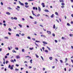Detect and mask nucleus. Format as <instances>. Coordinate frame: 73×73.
Here are the masks:
<instances>
[{
	"label": "nucleus",
	"mask_w": 73,
	"mask_h": 73,
	"mask_svg": "<svg viewBox=\"0 0 73 73\" xmlns=\"http://www.w3.org/2000/svg\"><path fill=\"white\" fill-rule=\"evenodd\" d=\"M70 1L72 3H73V0H70Z\"/></svg>",
	"instance_id": "62"
},
{
	"label": "nucleus",
	"mask_w": 73,
	"mask_h": 73,
	"mask_svg": "<svg viewBox=\"0 0 73 73\" xmlns=\"http://www.w3.org/2000/svg\"><path fill=\"white\" fill-rule=\"evenodd\" d=\"M67 25H68V26H70V24H69V23H67Z\"/></svg>",
	"instance_id": "24"
},
{
	"label": "nucleus",
	"mask_w": 73,
	"mask_h": 73,
	"mask_svg": "<svg viewBox=\"0 0 73 73\" xmlns=\"http://www.w3.org/2000/svg\"><path fill=\"white\" fill-rule=\"evenodd\" d=\"M71 24H73V21H71Z\"/></svg>",
	"instance_id": "64"
},
{
	"label": "nucleus",
	"mask_w": 73,
	"mask_h": 73,
	"mask_svg": "<svg viewBox=\"0 0 73 73\" xmlns=\"http://www.w3.org/2000/svg\"><path fill=\"white\" fill-rule=\"evenodd\" d=\"M15 71H18V70H19V69H17V68H15Z\"/></svg>",
	"instance_id": "34"
},
{
	"label": "nucleus",
	"mask_w": 73,
	"mask_h": 73,
	"mask_svg": "<svg viewBox=\"0 0 73 73\" xmlns=\"http://www.w3.org/2000/svg\"><path fill=\"white\" fill-rule=\"evenodd\" d=\"M71 62H72V63H73V60H72V59H71Z\"/></svg>",
	"instance_id": "63"
},
{
	"label": "nucleus",
	"mask_w": 73,
	"mask_h": 73,
	"mask_svg": "<svg viewBox=\"0 0 73 73\" xmlns=\"http://www.w3.org/2000/svg\"><path fill=\"white\" fill-rule=\"evenodd\" d=\"M6 14H7V15H11V13L8 12H7L6 13Z\"/></svg>",
	"instance_id": "6"
},
{
	"label": "nucleus",
	"mask_w": 73,
	"mask_h": 73,
	"mask_svg": "<svg viewBox=\"0 0 73 73\" xmlns=\"http://www.w3.org/2000/svg\"><path fill=\"white\" fill-rule=\"evenodd\" d=\"M47 33H48V34H49V35L51 34V32L50 31H47Z\"/></svg>",
	"instance_id": "5"
},
{
	"label": "nucleus",
	"mask_w": 73,
	"mask_h": 73,
	"mask_svg": "<svg viewBox=\"0 0 73 73\" xmlns=\"http://www.w3.org/2000/svg\"><path fill=\"white\" fill-rule=\"evenodd\" d=\"M32 12L33 15V16H35V14H34V13L33 12V11H32Z\"/></svg>",
	"instance_id": "10"
},
{
	"label": "nucleus",
	"mask_w": 73,
	"mask_h": 73,
	"mask_svg": "<svg viewBox=\"0 0 73 73\" xmlns=\"http://www.w3.org/2000/svg\"><path fill=\"white\" fill-rule=\"evenodd\" d=\"M11 66V65H10V64H9V66L8 68H10Z\"/></svg>",
	"instance_id": "40"
},
{
	"label": "nucleus",
	"mask_w": 73,
	"mask_h": 73,
	"mask_svg": "<svg viewBox=\"0 0 73 73\" xmlns=\"http://www.w3.org/2000/svg\"><path fill=\"white\" fill-rule=\"evenodd\" d=\"M55 61H58V60H57V58H55Z\"/></svg>",
	"instance_id": "57"
},
{
	"label": "nucleus",
	"mask_w": 73,
	"mask_h": 73,
	"mask_svg": "<svg viewBox=\"0 0 73 73\" xmlns=\"http://www.w3.org/2000/svg\"><path fill=\"white\" fill-rule=\"evenodd\" d=\"M47 48H48V50H50V48L48 47V46H47Z\"/></svg>",
	"instance_id": "31"
},
{
	"label": "nucleus",
	"mask_w": 73,
	"mask_h": 73,
	"mask_svg": "<svg viewBox=\"0 0 73 73\" xmlns=\"http://www.w3.org/2000/svg\"><path fill=\"white\" fill-rule=\"evenodd\" d=\"M38 10L39 11H41V8L40 7H38Z\"/></svg>",
	"instance_id": "8"
},
{
	"label": "nucleus",
	"mask_w": 73,
	"mask_h": 73,
	"mask_svg": "<svg viewBox=\"0 0 73 73\" xmlns=\"http://www.w3.org/2000/svg\"><path fill=\"white\" fill-rule=\"evenodd\" d=\"M67 61H68V58H65V63L66 62H67Z\"/></svg>",
	"instance_id": "9"
},
{
	"label": "nucleus",
	"mask_w": 73,
	"mask_h": 73,
	"mask_svg": "<svg viewBox=\"0 0 73 73\" xmlns=\"http://www.w3.org/2000/svg\"><path fill=\"white\" fill-rule=\"evenodd\" d=\"M25 7L26 8H28L29 7V6L27 5H25Z\"/></svg>",
	"instance_id": "16"
},
{
	"label": "nucleus",
	"mask_w": 73,
	"mask_h": 73,
	"mask_svg": "<svg viewBox=\"0 0 73 73\" xmlns=\"http://www.w3.org/2000/svg\"><path fill=\"white\" fill-rule=\"evenodd\" d=\"M5 39H8V37H4Z\"/></svg>",
	"instance_id": "18"
},
{
	"label": "nucleus",
	"mask_w": 73,
	"mask_h": 73,
	"mask_svg": "<svg viewBox=\"0 0 73 73\" xmlns=\"http://www.w3.org/2000/svg\"><path fill=\"white\" fill-rule=\"evenodd\" d=\"M30 18H31V19H33V18L32 16H30Z\"/></svg>",
	"instance_id": "42"
},
{
	"label": "nucleus",
	"mask_w": 73,
	"mask_h": 73,
	"mask_svg": "<svg viewBox=\"0 0 73 73\" xmlns=\"http://www.w3.org/2000/svg\"><path fill=\"white\" fill-rule=\"evenodd\" d=\"M18 25L21 28H22V25H21L19 24Z\"/></svg>",
	"instance_id": "15"
},
{
	"label": "nucleus",
	"mask_w": 73,
	"mask_h": 73,
	"mask_svg": "<svg viewBox=\"0 0 73 73\" xmlns=\"http://www.w3.org/2000/svg\"><path fill=\"white\" fill-rule=\"evenodd\" d=\"M30 62L31 64H32V59H31L30 60Z\"/></svg>",
	"instance_id": "21"
},
{
	"label": "nucleus",
	"mask_w": 73,
	"mask_h": 73,
	"mask_svg": "<svg viewBox=\"0 0 73 73\" xmlns=\"http://www.w3.org/2000/svg\"><path fill=\"white\" fill-rule=\"evenodd\" d=\"M8 30L10 32H11V31H12V30L10 28H9Z\"/></svg>",
	"instance_id": "14"
},
{
	"label": "nucleus",
	"mask_w": 73,
	"mask_h": 73,
	"mask_svg": "<svg viewBox=\"0 0 73 73\" xmlns=\"http://www.w3.org/2000/svg\"><path fill=\"white\" fill-rule=\"evenodd\" d=\"M13 53H16V52L15 51V50H13Z\"/></svg>",
	"instance_id": "26"
},
{
	"label": "nucleus",
	"mask_w": 73,
	"mask_h": 73,
	"mask_svg": "<svg viewBox=\"0 0 73 73\" xmlns=\"http://www.w3.org/2000/svg\"><path fill=\"white\" fill-rule=\"evenodd\" d=\"M25 5H28V3H27V2H26L25 3Z\"/></svg>",
	"instance_id": "41"
},
{
	"label": "nucleus",
	"mask_w": 73,
	"mask_h": 73,
	"mask_svg": "<svg viewBox=\"0 0 73 73\" xmlns=\"http://www.w3.org/2000/svg\"><path fill=\"white\" fill-rule=\"evenodd\" d=\"M44 11H45V12H49V11H48V10L47 9H45L44 10Z\"/></svg>",
	"instance_id": "12"
},
{
	"label": "nucleus",
	"mask_w": 73,
	"mask_h": 73,
	"mask_svg": "<svg viewBox=\"0 0 73 73\" xmlns=\"http://www.w3.org/2000/svg\"><path fill=\"white\" fill-rule=\"evenodd\" d=\"M41 37H45V36L44 35H41Z\"/></svg>",
	"instance_id": "19"
},
{
	"label": "nucleus",
	"mask_w": 73,
	"mask_h": 73,
	"mask_svg": "<svg viewBox=\"0 0 73 73\" xmlns=\"http://www.w3.org/2000/svg\"><path fill=\"white\" fill-rule=\"evenodd\" d=\"M55 28H56V27L55 26V25H54L53 26V29H55Z\"/></svg>",
	"instance_id": "20"
},
{
	"label": "nucleus",
	"mask_w": 73,
	"mask_h": 73,
	"mask_svg": "<svg viewBox=\"0 0 73 73\" xmlns=\"http://www.w3.org/2000/svg\"><path fill=\"white\" fill-rule=\"evenodd\" d=\"M11 62H14V61H13V60H11Z\"/></svg>",
	"instance_id": "28"
},
{
	"label": "nucleus",
	"mask_w": 73,
	"mask_h": 73,
	"mask_svg": "<svg viewBox=\"0 0 73 73\" xmlns=\"http://www.w3.org/2000/svg\"><path fill=\"white\" fill-rule=\"evenodd\" d=\"M43 44H48V43H46V42L45 41L43 42Z\"/></svg>",
	"instance_id": "11"
},
{
	"label": "nucleus",
	"mask_w": 73,
	"mask_h": 73,
	"mask_svg": "<svg viewBox=\"0 0 73 73\" xmlns=\"http://www.w3.org/2000/svg\"><path fill=\"white\" fill-rule=\"evenodd\" d=\"M37 17L38 16H38H40V14H38L37 15Z\"/></svg>",
	"instance_id": "45"
},
{
	"label": "nucleus",
	"mask_w": 73,
	"mask_h": 73,
	"mask_svg": "<svg viewBox=\"0 0 73 73\" xmlns=\"http://www.w3.org/2000/svg\"><path fill=\"white\" fill-rule=\"evenodd\" d=\"M40 25V27H41L42 28H43V26H42V25Z\"/></svg>",
	"instance_id": "46"
},
{
	"label": "nucleus",
	"mask_w": 73,
	"mask_h": 73,
	"mask_svg": "<svg viewBox=\"0 0 73 73\" xmlns=\"http://www.w3.org/2000/svg\"><path fill=\"white\" fill-rule=\"evenodd\" d=\"M24 63H28V62H27V61H25L24 62Z\"/></svg>",
	"instance_id": "60"
},
{
	"label": "nucleus",
	"mask_w": 73,
	"mask_h": 73,
	"mask_svg": "<svg viewBox=\"0 0 73 73\" xmlns=\"http://www.w3.org/2000/svg\"><path fill=\"white\" fill-rule=\"evenodd\" d=\"M13 66H14L13 65H12L11 66V67L10 68V69H11V70H13Z\"/></svg>",
	"instance_id": "4"
},
{
	"label": "nucleus",
	"mask_w": 73,
	"mask_h": 73,
	"mask_svg": "<svg viewBox=\"0 0 73 73\" xmlns=\"http://www.w3.org/2000/svg\"><path fill=\"white\" fill-rule=\"evenodd\" d=\"M33 69L34 70H36V68H34Z\"/></svg>",
	"instance_id": "61"
},
{
	"label": "nucleus",
	"mask_w": 73,
	"mask_h": 73,
	"mask_svg": "<svg viewBox=\"0 0 73 73\" xmlns=\"http://www.w3.org/2000/svg\"><path fill=\"white\" fill-rule=\"evenodd\" d=\"M69 36H70L71 37H72V36H73V34H70L69 35Z\"/></svg>",
	"instance_id": "37"
},
{
	"label": "nucleus",
	"mask_w": 73,
	"mask_h": 73,
	"mask_svg": "<svg viewBox=\"0 0 73 73\" xmlns=\"http://www.w3.org/2000/svg\"><path fill=\"white\" fill-rule=\"evenodd\" d=\"M56 21L58 23H59V21H58V20L56 19Z\"/></svg>",
	"instance_id": "50"
},
{
	"label": "nucleus",
	"mask_w": 73,
	"mask_h": 73,
	"mask_svg": "<svg viewBox=\"0 0 73 73\" xmlns=\"http://www.w3.org/2000/svg\"><path fill=\"white\" fill-rule=\"evenodd\" d=\"M60 61L61 63H63V61L62 60H60Z\"/></svg>",
	"instance_id": "32"
},
{
	"label": "nucleus",
	"mask_w": 73,
	"mask_h": 73,
	"mask_svg": "<svg viewBox=\"0 0 73 73\" xmlns=\"http://www.w3.org/2000/svg\"><path fill=\"white\" fill-rule=\"evenodd\" d=\"M16 66H17V67H18L19 66V65H18V64H16Z\"/></svg>",
	"instance_id": "55"
},
{
	"label": "nucleus",
	"mask_w": 73,
	"mask_h": 73,
	"mask_svg": "<svg viewBox=\"0 0 73 73\" xmlns=\"http://www.w3.org/2000/svg\"><path fill=\"white\" fill-rule=\"evenodd\" d=\"M72 70V69L71 68H69V69L68 70V71H69V72H70V70Z\"/></svg>",
	"instance_id": "43"
},
{
	"label": "nucleus",
	"mask_w": 73,
	"mask_h": 73,
	"mask_svg": "<svg viewBox=\"0 0 73 73\" xmlns=\"http://www.w3.org/2000/svg\"><path fill=\"white\" fill-rule=\"evenodd\" d=\"M9 62L8 61H6V64H8V63Z\"/></svg>",
	"instance_id": "30"
},
{
	"label": "nucleus",
	"mask_w": 73,
	"mask_h": 73,
	"mask_svg": "<svg viewBox=\"0 0 73 73\" xmlns=\"http://www.w3.org/2000/svg\"><path fill=\"white\" fill-rule=\"evenodd\" d=\"M52 36H54V37H55V34H53Z\"/></svg>",
	"instance_id": "44"
},
{
	"label": "nucleus",
	"mask_w": 73,
	"mask_h": 73,
	"mask_svg": "<svg viewBox=\"0 0 73 73\" xmlns=\"http://www.w3.org/2000/svg\"><path fill=\"white\" fill-rule=\"evenodd\" d=\"M49 59H50V60H52L53 59L52 57H50L49 58Z\"/></svg>",
	"instance_id": "13"
},
{
	"label": "nucleus",
	"mask_w": 73,
	"mask_h": 73,
	"mask_svg": "<svg viewBox=\"0 0 73 73\" xmlns=\"http://www.w3.org/2000/svg\"><path fill=\"white\" fill-rule=\"evenodd\" d=\"M59 1H60V3H61V2H64V1H63V0H60Z\"/></svg>",
	"instance_id": "25"
},
{
	"label": "nucleus",
	"mask_w": 73,
	"mask_h": 73,
	"mask_svg": "<svg viewBox=\"0 0 73 73\" xmlns=\"http://www.w3.org/2000/svg\"><path fill=\"white\" fill-rule=\"evenodd\" d=\"M41 58L42 60H44V58H43V57H42V56H41Z\"/></svg>",
	"instance_id": "38"
},
{
	"label": "nucleus",
	"mask_w": 73,
	"mask_h": 73,
	"mask_svg": "<svg viewBox=\"0 0 73 73\" xmlns=\"http://www.w3.org/2000/svg\"><path fill=\"white\" fill-rule=\"evenodd\" d=\"M9 53H8L7 54H6V55L7 56H9Z\"/></svg>",
	"instance_id": "59"
},
{
	"label": "nucleus",
	"mask_w": 73,
	"mask_h": 73,
	"mask_svg": "<svg viewBox=\"0 0 73 73\" xmlns=\"http://www.w3.org/2000/svg\"><path fill=\"white\" fill-rule=\"evenodd\" d=\"M8 8L9 9H12V8H11L10 7H8Z\"/></svg>",
	"instance_id": "49"
},
{
	"label": "nucleus",
	"mask_w": 73,
	"mask_h": 73,
	"mask_svg": "<svg viewBox=\"0 0 73 73\" xmlns=\"http://www.w3.org/2000/svg\"><path fill=\"white\" fill-rule=\"evenodd\" d=\"M17 8H19V9H20V7H19V6H17Z\"/></svg>",
	"instance_id": "51"
},
{
	"label": "nucleus",
	"mask_w": 73,
	"mask_h": 73,
	"mask_svg": "<svg viewBox=\"0 0 73 73\" xmlns=\"http://www.w3.org/2000/svg\"><path fill=\"white\" fill-rule=\"evenodd\" d=\"M19 2L20 4L21 5H22V6L24 5V4L21 3V2L20 1H19Z\"/></svg>",
	"instance_id": "1"
},
{
	"label": "nucleus",
	"mask_w": 73,
	"mask_h": 73,
	"mask_svg": "<svg viewBox=\"0 0 73 73\" xmlns=\"http://www.w3.org/2000/svg\"><path fill=\"white\" fill-rule=\"evenodd\" d=\"M55 13L56 15H57V16H58V13H57V12H56Z\"/></svg>",
	"instance_id": "23"
},
{
	"label": "nucleus",
	"mask_w": 73,
	"mask_h": 73,
	"mask_svg": "<svg viewBox=\"0 0 73 73\" xmlns=\"http://www.w3.org/2000/svg\"><path fill=\"white\" fill-rule=\"evenodd\" d=\"M51 18H53V17H54V14H52V15L51 16Z\"/></svg>",
	"instance_id": "7"
},
{
	"label": "nucleus",
	"mask_w": 73,
	"mask_h": 73,
	"mask_svg": "<svg viewBox=\"0 0 73 73\" xmlns=\"http://www.w3.org/2000/svg\"><path fill=\"white\" fill-rule=\"evenodd\" d=\"M30 50H33V47H32V48H29Z\"/></svg>",
	"instance_id": "17"
},
{
	"label": "nucleus",
	"mask_w": 73,
	"mask_h": 73,
	"mask_svg": "<svg viewBox=\"0 0 73 73\" xmlns=\"http://www.w3.org/2000/svg\"><path fill=\"white\" fill-rule=\"evenodd\" d=\"M42 70H44V71L45 70V68H43L42 69Z\"/></svg>",
	"instance_id": "58"
},
{
	"label": "nucleus",
	"mask_w": 73,
	"mask_h": 73,
	"mask_svg": "<svg viewBox=\"0 0 73 73\" xmlns=\"http://www.w3.org/2000/svg\"><path fill=\"white\" fill-rule=\"evenodd\" d=\"M55 42H56V43L57 42V40H55Z\"/></svg>",
	"instance_id": "56"
},
{
	"label": "nucleus",
	"mask_w": 73,
	"mask_h": 73,
	"mask_svg": "<svg viewBox=\"0 0 73 73\" xmlns=\"http://www.w3.org/2000/svg\"><path fill=\"white\" fill-rule=\"evenodd\" d=\"M62 5H65V3H62Z\"/></svg>",
	"instance_id": "39"
},
{
	"label": "nucleus",
	"mask_w": 73,
	"mask_h": 73,
	"mask_svg": "<svg viewBox=\"0 0 73 73\" xmlns=\"http://www.w3.org/2000/svg\"><path fill=\"white\" fill-rule=\"evenodd\" d=\"M22 50L23 52H24V49H22Z\"/></svg>",
	"instance_id": "52"
},
{
	"label": "nucleus",
	"mask_w": 73,
	"mask_h": 73,
	"mask_svg": "<svg viewBox=\"0 0 73 73\" xmlns=\"http://www.w3.org/2000/svg\"><path fill=\"white\" fill-rule=\"evenodd\" d=\"M16 58L17 59H18L19 58H20V56L19 55H17L16 56Z\"/></svg>",
	"instance_id": "2"
},
{
	"label": "nucleus",
	"mask_w": 73,
	"mask_h": 73,
	"mask_svg": "<svg viewBox=\"0 0 73 73\" xmlns=\"http://www.w3.org/2000/svg\"><path fill=\"white\" fill-rule=\"evenodd\" d=\"M45 52H46V53H48V51L47 50H45Z\"/></svg>",
	"instance_id": "36"
},
{
	"label": "nucleus",
	"mask_w": 73,
	"mask_h": 73,
	"mask_svg": "<svg viewBox=\"0 0 73 73\" xmlns=\"http://www.w3.org/2000/svg\"><path fill=\"white\" fill-rule=\"evenodd\" d=\"M7 57H8L7 56H5V58H7Z\"/></svg>",
	"instance_id": "54"
},
{
	"label": "nucleus",
	"mask_w": 73,
	"mask_h": 73,
	"mask_svg": "<svg viewBox=\"0 0 73 73\" xmlns=\"http://www.w3.org/2000/svg\"><path fill=\"white\" fill-rule=\"evenodd\" d=\"M1 3L2 5H3V2H1Z\"/></svg>",
	"instance_id": "48"
},
{
	"label": "nucleus",
	"mask_w": 73,
	"mask_h": 73,
	"mask_svg": "<svg viewBox=\"0 0 73 73\" xmlns=\"http://www.w3.org/2000/svg\"><path fill=\"white\" fill-rule=\"evenodd\" d=\"M35 56H36V57H37V58H38L39 56L37 55V54H36Z\"/></svg>",
	"instance_id": "27"
},
{
	"label": "nucleus",
	"mask_w": 73,
	"mask_h": 73,
	"mask_svg": "<svg viewBox=\"0 0 73 73\" xmlns=\"http://www.w3.org/2000/svg\"><path fill=\"white\" fill-rule=\"evenodd\" d=\"M16 36H18V37H19V34H16Z\"/></svg>",
	"instance_id": "35"
},
{
	"label": "nucleus",
	"mask_w": 73,
	"mask_h": 73,
	"mask_svg": "<svg viewBox=\"0 0 73 73\" xmlns=\"http://www.w3.org/2000/svg\"><path fill=\"white\" fill-rule=\"evenodd\" d=\"M42 5L43 7H45V3H42L41 4Z\"/></svg>",
	"instance_id": "3"
},
{
	"label": "nucleus",
	"mask_w": 73,
	"mask_h": 73,
	"mask_svg": "<svg viewBox=\"0 0 73 73\" xmlns=\"http://www.w3.org/2000/svg\"><path fill=\"white\" fill-rule=\"evenodd\" d=\"M14 20H17V18L16 17H14Z\"/></svg>",
	"instance_id": "29"
},
{
	"label": "nucleus",
	"mask_w": 73,
	"mask_h": 73,
	"mask_svg": "<svg viewBox=\"0 0 73 73\" xmlns=\"http://www.w3.org/2000/svg\"><path fill=\"white\" fill-rule=\"evenodd\" d=\"M27 38H28V39H31V37H30L29 36H28L27 37Z\"/></svg>",
	"instance_id": "47"
},
{
	"label": "nucleus",
	"mask_w": 73,
	"mask_h": 73,
	"mask_svg": "<svg viewBox=\"0 0 73 73\" xmlns=\"http://www.w3.org/2000/svg\"><path fill=\"white\" fill-rule=\"evenodd\" d=\"M35 44L36 45V46H38V47L39 45H38V44H36V43H35Z\"/></svg>",
	"instance_id": "22"
},
{
	"label": "nucleus",
	"mask_w": 73,
	"mask_h": 73,
	"mask_svg": "<svg viewBox=\"0 0 73 73\" xmlns=\"http://www.w3.org/2000/svg\"><path fill=\"white\" fill-rule=\"evenodd\" d=\"M36 42H40V41H38L37 40H36Z\"/></svg>",
	"instance_id": "53"
},
{
	"label": "nucleus",
	"mask_w": 73,
	"mask_h": 73,
	"mask_svg": "<svg viewBox=\"0 0 73 73\" xmlns=\"http://www.w3.org/2000/svg\"><path fill=\"white\" fill-rule=\"evenodd\" d=\"M15 49H16V50H19V48L17 47L15 48Z\"/></svg>",
	"instance_id": "33"
}]
</instances>
